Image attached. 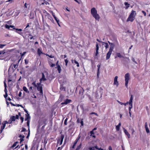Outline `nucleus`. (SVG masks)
Masks as SVG:
<instances>
[{
	"label": "nucleus",
	"instance_id": "1",
	"mask_svg": "<svg viewBox=\"0 0 150 150\" xmlns=\"http://www.w3.org/2000/svg\"><path fill=\"white\" fill-rule=\"evenodd\" d=\"M91 13L93 17L96 20L99 21L100 16L97 13V11L95 8H93L91 9Z\"/></svg>",
	"mask_w": 150,
	"mask_h": 150
},
{
	"label": "nucleus",
	"instance_id": "2",
	"mask_svg": "<svg viewBox=\"0 0 150 150\" xmlns=\"http://www.w3.org/2000/svg\"><path fill=\"white\" fill-rule=\"evenodd\" d=\"M136 12L135 11H132L130 14L127 18V21L132 22L134 20L136 16Z\"/></svg>",
	"mask_w": 150,
	"mask_h": 150
},
{
	"label": "nucleus",
	"instance_id": "3",
	"mask_svg": "<svg viewBox=\"0 0 150 150\" xmlns=\"http://www.w3.org/2000/svg\"><path fill=\"white\" fill-rule=\"evenodd\" d=\"M130 75L129 73H127L126 74L125 76V86L126 87H127L128 81L130 80Z\"/></svg>",
	"mask_w": 150,
	"mask_h": 150
},
{
	"label": "nucleus",
	"instance_id": "4",
	"mask_svg": "<svg viewBox=\"0 0 150 150\" xmlns=\"http://www.w3.org/2000/svg\"><path fill=\"white\" fill-rule=\"evenodd\" d=\"M42 76L41 78L40 79V83L42 82L43 81H45L47 80L46 78L48 77V74L47 72H45L44 73H42Z\"/></svg>",
	"mask_w": 150,
	"mask_h": 150
},
{
	"label": "nucleus",
	"instance_id": "5",
	"mask_svg": "<svg viewBox=\"0 0 150 150\" xmlns=\"http://www.w3.org/2000/svg\"><path fill=\"white\" fill-rule=\"evenodd\" d=\"M40 82V83H37V85L36 87L37 88V90L40 91V93L41 94H43L42 87L41 85Z\"/></svg>",
	"mask_w": 150,
	"mask_h": 150
},
{
	"label": "nucleus",
	"instance_id": "6",
	"mask_svg": "<svg viewBox=\"0 0 150 150\" xmlns=\"http://www.w3.org/2000/svg\"><path fill=\"white\" fill-rule=\"evenodd\" d=\"M40 1L41 2V4H41L49 5L50 4V1L49 0H40Z\"/></svg>",
	"mask_w": 150,
	"mask_h": 150
},
{
	"label": "nucleus",
	"instance_id": "7",
	"mask_svg": "<svg viewBox=\"0 0 150 150\" xmlns=\"http://www.w3.org/2000/svg\"><path fill=\"white\" fill-rule=\"evenodd\" d=\"M132 100L133 97L132 96V95L128 102V103L129 105H130V106L129 108V111L132 108Z\"/></svg>",
	"mask_w": 150,
	"mask_h": 150
},
{
	"label": "nucleus",
	"instance_id": "8",
	"mask_svg": "<svg viewBox=\"0 0 150 150\" xmlns=\"http://www.w3.org/2000/svg\"><path fill=\"white\" fill-rule=\"evenodd\" d=\"M64 138V136L63 135H62L60 138L57 141V145L60 146L62 144Z\"/></svg>",
	"mask_w": 150,
	"mask_h": 150
},
{
	"label": "nucleus",
	"instance_id": "9",
	"mask_svg": "<svg viewBox=\"0 0 150 150\" xmlns=\"http://www.w3.org/2000/svg\"><path fill=\"white\" fill-rule=\"evenodd\" d=\"M6 124H7V121H5L3 122L1 127L0 133H1L2 132L3 130L4 129L6 126Z\"/></svg>",
	"mask_w": 150,
	"mask_h": 150
},
{
	"label": "nucleus",
	"instance_id": "10",
	"mask_svg": "<svg viewBox=\"0 0 150 150\" xmlns=\"http://www.w3.org/2000/svg\"><path fill=\"white\" fill-rule=\"evenodd\" d=\"M112 51L113 50H112V49H109V51L107 54L106 58V59L107 60L110 58Z\"/></svg>",
	"mask_w": 150,
	"mask_h": 150
},
{
	"label": "nucleus",
	"instance_id": "11",
	"mask_svg": "<svg viewBox=\"0 0 150 150\" xmlns=\"http://www.w3.org/2000/svg\"><path fill=\"white\" fill-rule=\"evenodd\" d=\"M118 76H115L114 79V82L113 84L116 85V86H117L119 85L118 82L117 81Z\"/></svg>",
	"mask_w": 150,
	"mask_h": 150
},
{
	"label": "nucleus",
	"instance_id": "12",
	"mask_svg": "<svg viewBox=\"0 0 150 150\" xmlns=\"http://www.w3.org/2000/svg\"><path fill=\"white\" fill-rule=\"evenodd\" d=\"M71 101V100L70 99H66L64 101V102H62L61 103L62 105H67Z\"/></svg>",
	"mask_w": 150,
	"mask_h": 150
},
{
	"label": "nucleus",
	"instance_id": "13",
	"mask_svg": "<svg viewBox=\"0 0 150 150\" xmlns=\"http://www.w3.org/2000/svg\"><path fill=\"white\" fill-rule=\"evenodd\" d=\"M18 143L19 142H15L11 146V148H12L13 149L15 147H16L15 148V149H16V148L18 147V146H19Z\"/></svg>",
	"mask_w": 150,
	"mask_h": 150
},
{
	"label": "nucleus",
	"instance_id": "14",
	"mask_svg": "<svg viewBox=\"0 0 150 150\" xmlns=\"http://www.w3.org/2000/svg\"><path fill=\"white\" fill-rule=\"evenodd\" d=\"M123 130L125 134L129 138L130 137V134L127 132V130L125 128H123Z\"/></svg>",
	"mask_w": 150,
	"mask_h": 150
},
{
	"label": "nucleus",
	"instance_id": "15",
	"mask_svg": "<svg viewBox=\"0 0 150 150\" xmlns=\"http://www.w3.org/2000/svg\"><path fill=\"white\" fill-rule=\"evenodd\" d=\"M47 17V18L50 19L52 22H54V20L53 18L48 13H47V15H45Z\"/></svg>",
	"mask_w": 150,
	"mask_h": 150
},
{
	"label": "nucleus",
	"instance_id": "16",
	"mask_svg": "<svg viewBox=\"0 0 150 150\" xmlns=\"http://www.w3.org/2000/svg\"><path fill=\"white\" fill-rule=\"evenodd\" d=\"M96 56L98 54V50H99V46L97 42L96 45Z\"/></svg>",
	"mask_w": 150,
	"mask_h": 150
},
{
	"label": "nucleus",
	"instance_id": "17",
	"mask_svg": "<svg viewBox=\"0 0 150 150\" xmlns=\"http://www.w3.org/2000/svg\"><path fill=\"white\" fill-rule=\"evenodd\" d=\"M108 43H109L110 45V47L109 49H111L112 50H113L114 47V45L113 43L110 42L109 41H108Z\"/></svg>",
	"mask_w": 150,
	"mask_h": 150
},
{
	"label": "nucleus",
	"instance_id": "18",
	"mask_svg": "<svg viewBox=\"0 0 150 150\" xmlns=\"http://www.w3.org/2000/svg\"><path fill=\"white\" fill-rule=\"evenodd\" d=\"M80 137H80V135H79L78 136V137L76 139V140H75V142L74 143V145L73 146V148H74V146H75V145L76 144L77 142L78 141L79 139L80 138Z\"/></svg>",
	"mask_w": 150,
	"mask_h": 150
},
{
	"label": "nucleus",
	"instance_id": "19",
	"mask_svg": "<svg viewBox=\"0 0 150 150\" xmlns=\"http://www.w3.org/2000/svg\"><path fill=\"white\" fill-rule=\"evenodd\" d=\"M80 137H80V135H79L78 136V137L76 139V140H75V142L74 143V145L73 146V148H74V146H75V145L76 144L77 142L78 141L79 139L80 138Z\"/></svg>",
	"mask_w": 150,
	"mask_h": 150
},
{
	"label": "nucleus",
	"instance_id": "20",
	"mask_svg": "<svg viewBox=\"0 0 150 150\" xmlns=\"http://www.w3.org/2000/svg\"><path fill=\"white\" fill-rule=\"evenodd\" d=\"M80 137H80V135H79L78 136V137L76 139V140H75V142L74 143V145L73 146V148H74V146H75V145L76 144L77 142L78 141L79 139L80 138Z\"/></svg>",
	"mask_w": 150,
	"mask_h": 150
},
{
	"label": "nucleus",
	"instance_id": "21",
	"mask_svg": "<svg viewBox=\"0 0 150 150\" xmlns=\"http://www.w3.org/2000/svg\"><path fill=\"white\" fill-rule=\"evenodd\" d=\"M80 137H80V135H79L78 136V137L76 139V140H75V142L74 143V145L73 146V148H74V146H75V145L76 144L77 142L78 141L79 139L80 138Z\"/></svg>",
	"mask_w": 150,
	"mask_h": 150
},
{
	"label": "nucleus",
	"instance_id": "22",
	"mask_svg": "<svg viewBox=\"0 0 150 150\" xmlns=\"http://www.w3.org/2000/svg\"><path fill=\"white\" fill-rule=\"evenodd\" d=\"M117 57L120 58H122L123 57L121 54L120 53H117L116 54V55L115 57V58H116Z\"/></svg>",
	"mask_w": 150,
	"mask_h": 150
},
{
	"label": "nucleus",
	"instance_id": "23",
	"mask_svg": "<svg viewBox=\"0 0 150 150\" xmlns=\"http://www.w3.org/2000/svg\"><path fill=\"white\" fill-rule=\"evenodd\" d=\"M38 54L40 56L41 54H43L42 51V49L41 48H39L38 50Z\"/></svg>",
	"mask_w": 150,
	"mask_h": 150
},
{
	"label": "nucleus",
	"instance_id": "24",
	"mask_svg": "<svg viewBox=\"0 0 150 150\" xmlns=\"http://www.w3.org/2000/svg\"><path fill=\"white\" fill-rule=\"evenodd\" d=\"M101 42L103 43V45H104L106 49H107L109 45L107 43L102 42Z\"/></svg>",
	"mask_w": 150,
	"mask_h": 150
},
{
	"label": "nucleus",
	"instance_id": "25",
	"mask_svg": "<svg viewBox=\"0 0 150 150\" xmlns=\"http://www.w3.org/2000/svg\"><path fill=\"white\" fill-rule=\"evenodd\" d=\"M7 91L6 88H5L4 92H5V94L4 95V98H6V99H7L6 97H7V96H8Z\"/></svg>",
	"mask_w": 150,
	"mask_h": 150
},
{
	"label": "nucleus",
	"instance_id": "26",
	"mask_svg": "<svg viewBox=\"0 0 150 150\" xmlns=\"http://www.w3.org/2000/svg\"><path fill=\"white\" fill-rule=\"evenodd\" d=\"M14 26L13 25H5L6 28L8 29H9L10 28H14Z\"/></svg>",
	"mask_w": 150,
	"mask_h": 150
},
{
	"label": "nucleus",
	"instance_id": "27",
	"mask_svg": "<svg viewBox=\"0 0 150 150\" xmlns=\"http://www.w3.org/2000/svg\"><path fill=\"white\" fill-rule=\"evenodd\" d=\"M23 90L26 93H29V91H28L27 88L25 86H23Z\"/></svg>",
	"mask_w": 150,
	"mask_h": 150
},
{
	"label": "nucleus",
	"instance_id": "28",
	"mask_svg": "<svg viewBox=\"0 0 150 150\" xmlns=\"http://www.w3.org/2000/svg\"><path fill=\"white\" fill-rule=\"evenodd\" d=\"M124 4L126 6L125 7V9H127L129 7L130 4L127 2H125Z\"/></svg>",
	"mask_w": 150,
	"mask_h": 150
},
{
	"label": "nucleus",
	"instance_id": "29",
	"mask_svg": "<svg viewBox=\"0 0 150 150\" xmlns=\"http://www.w3.org/2000/svg\"><path fill=\"white\" fill-rule=\"evenodd\" d=\"M121 126V123H119L118 125L117 126H116L115 127L117 131H118L120 129V127Z\"/></svg>",
	"mask_w": 150,
	"mask_h": 150
},
{
	"label": "nucleus",
	"instance_id": "30",
	"mask_svg": "<svg viewBox=\"0 0 150 150\" xmlns=\"http://www.w3.org/2000/svg\"><path fill=\"white\" fill-rule=\"evenodd\" d=\"M30 119V116L28 114H26V118L25 119V121L29 120V119Z\"/></svg>",
	"mask_w": 150,
	"mask_h": 150
},
{
	"label": "nucleus",
	"instance_id": "31",
	"mask_svg": "<svg viewBox=\"0 0 150 150\" xmlns=\"http://www.w3.org/2000/svg\"><path fill=\"white\" fill-rule=\"evenodd\" d=\"M84 90L83 89V88H81L80 89L79 91V94L80 95H82L83 94V92L84 91Z\"/></svg>",
	"mask_w": 150,
	"mask_h": 150
},
{
	"label": "nucleus",
	"instance_id": "32",
	"mask_svg": "<svg viewBox=\"0 0 150 150\" xmlns=\"http://www.w3.org/2000/svg\"><path fill=\"white\" fill-rule=\"evenodd\" d=\"M56 68H57V70L59 71V73H60L61 71V68L59 65H58Z\"/></svg>",
	"mask_w": 150,
	"mask_h": 150
},
{
	"label": "nucleus",
	"instance_id": "33",
	"mask_svg": "<svg viewBox=\"0 0 150 150\" xmlns=\"http://www.w3.org/2000/svg\"><path fill=\"white\" fill-rule=\"evenodd\" d=\"M49 64L51 67H53L55 66V64H52L51 62H49Z\"/></svg>",
	"mask_w": 150,
	"mask_h": 150
},
{
	"label": "nucleus",
	"instance_id": "34",
	"mask_svg": "<svg viewBox=\"0 0 150 150\" xmlns=\"http://www.w3.org/2000/svg\"><path fill=\"white\" fill-rule=\"evenodd\" d=\"M10 119L12 121H15V120H16V118H15V116H12L10 118Z\"/></svg>",
	"mask_w": 150,
	"mask_h": 150
},
{
	"label": "nucleus",
	"instance_id": "35",
	"mask_svg": "<svg viewBox=\"0 0 150 150\" xmlns=\"http://www.w3.org/2000/svg\"><path fill=\"white\" fill-rule=\"evenodd\" d=\"M74 63L76 64V66L77 67H79V63L76 60H74Z\"/></svg>",
	"mask_w": 150,
	"mask_h": 150
},
{
	"label": "nucleus",
	"instance_id": "36",
	"mask_svg": "<svg viewBox=\"0 0 150 150\" xmlns=\"http://www.w3.org/2000/svg\"><path fill=\"white\" fill-rule=\"evenodd\" d=\"M24 7L25 8H29V6L28 4L25 3L24 4Z\"/></svg>",
	"mask_w": 150,
	"mask_h": 150
},
{
	"label": "nucleus",
	"instance_id": "37",
	"mask_svg": "<svg viewBox=\"0 0 150 150\" xmlns=\"http://www.w3.org/2000/svg\"><path fill=\"white\" fill-rule=\"evenodd\" d=\"M146 131L147 133H148L149 132V131L148 127H145Z\"/></svg>",
	"mask_w": 150,
	"mask_h": 150
},
{
	"label": "nucleus",
	"instance_id": "38",
	"mask_svg": "<svg viewBox=\"0 0 150 150\" xmlns=\"http://www.w3.org/2000/svg\"><path fill=\"white\" fill-rule=\"evenodd\" d=\"M65 65L66 66H67V65L68 63V61L67 59H66L65 60Z\"/></svg>",
	"mask_w": 150,
	"mask_h": 150
},
{
	"label": "nucleus",
	"instance_id": "39",
	"mask_svg": "<svg viewBox=\"0 0 150 150\" xmlns=\"http://www.w3.org/2000/svg\"><path fill=\"white\" fill-rule=\"evenodd\" d=\"M5 53V52L4 51H0V54H4Z\"/></svg>",
	"mask_w": 150,
	"mask_h": 150
},
{
	"label": "nucleus",
	"instance_id": "40",
	"mask_svg": "<svg viewBox=\"0 0 150 150\" xmlns=\"http://www.w3.org/2000/svg\"><path fill=\"white\" fill-rule=\"evenodd\" d=\"M54 18L55 19V20H56V21L57 23H58V22H59V19L58 18H57L56 17H55Z\"/></svg>",
	"mask_w": 150,
	"mask_h": 150
},
{
	"label": "nucleus",
	"instance_id": "41",
	"mask_svg": "<svg viewBox=\"0 0 150 150\" xmlns=\"http://www.w3.org/2000/svg\"><path fill=\"white\" fill-rule=\"evenodd\" d=\"M32 84L35 87H36V86L37 85V84H36L35 82H33L32 83Z\"/></svg>",
	"mask_w": 150,
	"mask_h": 150
},
{
	"label": "nucleus",
	"instance_id": "42",
	"mask_svg": "<svg viewBox=\"0 0 150 150\" xmlns=\"http://www.w3.org/2000/svg\"><path fill=\"white\" fill-rule=\"evenodd\" d=\"M27 121V125L28 126V129L29 130V120H28V121Z\"/></svg>",
	"mask_w": 150,
	"mask_h": 150
},
{
	"label": "nucleus",
	"instance_id": "43",
	"mask_svg": "<svg viewBox=\"0 0 150 150\" xmlns=\"http://www.w3.org/2000/svg\"><path fill=\"white\" fill-rule=\"evenodd\" d=\"M26 53V52H24L23 53H20V54L21 55V57H22L24 55H25Z\"/></svg>",
	"mask_w": 150,
	"mask_h": 150
},
{
	"label": "nucleus",
	"instance_id": "44",
	"mask_svg": "<svg viewBox=\"0 0 150 150\" xmlns=\"http://www.w3.org/2000/svg\"><path fill=\"white\" fill-rule=\"evenodd\" d=\"M67 118H66L64 120V124H65V125H67Z\"/></svg>",
	"mask_w": 150,
	"mask_h": 150
},
{
	"label": "nucleus",
	"instance_id": "45",
	"mask_svg": "<svg viewBox=\"0 0 150 150\" xmlns=\"http://www.w3.org/2000/svg\"><path fill=\"white\" fill-rule=\"evenodd\" d=\"M6 45H5L0 44V48H2Z\"/></svg>",
	"mask_w": 150,
	"mask_h": 150
},
{
	"label": "nucleus",
	"instance_id": "46",
	"mask_svg": "<svg viewBox=\"0 0 150 150\" xmlns=\"http://www.w3.org/2000/svg\"><path fill=\"white\" fill-rule=\"evenodd\" d=\"M81 143L79 146L78 147L76 150H78V149H79L81 146Z\"/></svg>",
	"mask_w": 150,
	"mask_h": 150
},
{
	"label": "nucleus",
	"instance_id": "47",
	"mask_svg": "<svg viewBox=\"0 0 150 150\" xmlns=\"http://www.w3.org/2000/svg\"><path fill=\"white\" fill-rule=\"evenodd\" d=\"M25 63L26 64H27L28 63V59H25Z\"/></svg>",
	"mask_w": 150,
	"mask_h": 150
},
{
	"label": "nucleus",
	"instance_id": "48",
	"mask_svg": "<svg viewBox=\"0 0 150 150\" xmlns=\"http://www.w3.org/2000/svg\"><path fill=\"white\" fill-rule=\"evenodd\" d=\"M90 114L91 115L95 114L96 115V116H98V114H97V113H96L93 112L91 113H90Z\"/></svg>",
	"mask_w": 150,
	"mask_h": 150
},
{
	"label": "nucleus",
	"instance_id": "49",
	"mask_svg": "<svg viewBox=\"0 0 150 150\" xmlns=\"http://www.w3.org/2000/svg\"><path fill=\"white\" fill-rule=\"evenodd\" d=\"M142 13L144 14V16H146V12L144 11H142Z\"/></svg>",
	"mask_w": 150,
	"mask_h": 150
},
{
	"label": "nucleus",
	"instance_id": "50",
	"mask_svg": "<svg viewBox=\"0 0 150 150\" xmlns=\"http://www.w3.org/2000/svg\"><path fill=\"white\" fill-rule=\"evenodd\" d=\"M20 119L21 120V123H22L23 121L24 118L22 117H20Z\"/></svg>",
	"mask_w": 150,
	"mask_h": 150
},
{
	"label": "nucleus",
	"instance_id": "51",
	"mask_svg": "<svg viewBox=\"0 0 150 150\" xmlns=\"http://www.w3.org/2000/svg\"><path fill=\"white\" fill-rule=\"evenodd\" d=\"M13 0H8L6 1V2H10V3H11L13 1Z\"/></svg>",
	"mask_w": 150,
	"mask_h": 150
},
{
	"label": "nucleus",
	"instance_id": "52",
	"mask_svg": "<svg viewBox=\"0 0 150 150\" xmlns=\"http://www.w3.org/2000/svg\"><path fill=\"white\" fill-rule=\"evenodd\" d=\"M51 12L52 15L53 16L54 18L55 17H56L55 14H54V13H53L52 11H51Z\"/></svg>",
	"mask_w": 150,
	"mask_h": 150
},
{
	"label": "nucleus",
	"instance_id": "53",
	"mask_svg": "<svg viewBox=\"0 0 150 150\" xmlns=\"http://www.w3.org/2000/svg\"><path fill=\"white\" fill-rule=\"evenodd\" d=\"M46 55L50 57L51 58H53L54 57L53 56H52V55H48L47 54Z\"/></svg>",
	"mask_w": 150,
	"mask_h": 150
},
{
	"label": "nucleus",
	"instance_id": "54",
	"mask_svg": "<svg viewBox=\"0 0 150 150\" xmlns=\"http://www.w3.org/2000/svg\"><path fill=\"white\" fill-rule=\"evenodd\" d=\"M90 133L91 134V136H92L93 134H94L93 130L91 131L90 132Z\"/></svg>",
	"mask_w": 150,
	"mask_h": 150
},
{
	"label": "nucleus",
	"instance_id": "55",
	"mask_svg": "<svg viewBox=\"0 0 150 150\" xmlns=\"http://www.w3.org/2000/svg\"><path fill=\"white\" fill-rule=\"evenodd\" d=\"M120 104V105H124V103H122L119 101H117Z\"/></svg>",
	"mask_w": 150,
	"mask_h": 150
},
{
	"label": "nucleus",
	"instance_id": "56",
	"mask_svg": "<svg viewBox=\"0 0 150 150\" xmlns=\"http://www.w3.org/2000/svg\"><path fill=\"white\" fill-rule=\"evenodd\" d=\"M15 117L16 119H18L19 118V116L18 115H16Z\"/></svg>",
	"mask_w": 150,
	"mask_h": 150
},
{
	"label": "nucleus",
	"instance_id": "57",
	"mask_svg": "<svg viewBox=\"0 0 150 150\" xmlns=\"http://www.w3.org/2000/svg\"><path fill=\"white\" fill-rule=\"evenodd\" d=\"M12 120H9L8 122L7 121V124L8 123H9V124H10V123H11V122H12Z\"/></svg>",
	"mask_w": 150,
	"mask_h": 150
},
{
	"label": "nucleus",
	"instance_id": "58",
	"mask_svg": "<svg viewBox=\"0 0 150 150\" xmlns=\"http://www.w3.org/2000/svg\"><path fill=\"white\" fill-rule=\"evenodd\" d=\"M109 150H112V148L111 146H110L108 147Z\"/></svg>",
	"mask_w": 150,
	"mask_h": 150
},
{
	"label": "nucleus",
	"instance_id": "59",
	"mask_svg": "<svg viewBox=\"0 0 150 150\" xmlns=\"http://www.w3.org/2000/svg\"><path fill=\"white\" fill-rule=\"evenodd\" d=\"M32 98H36V96L34 94L32 96Z\"/></svg>",
	"mask_w": 150,
	"mask_h": 150
},
{
	"label": "nucleus",
	"instance_id": "60",
	"mask_svg": "<svg viewBox=\"0 0 150 150\" xmlns=\"http://www.w3.org/2000/svg\"><path fill=\"white\" fill-rule=\"evenodd\" d=\"M131 130L132 131V134H133L134 132V129L132 128L131 129Z\"/></svg>",
	"mask_w": 150,
	"mask_h": 150
},
{
	"label": "nucleus",
	"instance_id": "61",
	"mask_svg": "<svg viewBox=\"0 0 150 150\" xmlns=\"http://www.w3.org/2000/svg\"><path fill=\"white\" fill-rule=\"evenodd\" d=\"M26 130V129L25 128H23L21 130L22 132H24Z\"/></svg>",
	"mask_w": 150,
	"mask_h": 150
},
{
	"label": "nucleus",
	"instance_id": "62",
	"mask_svg": "<svg viewBox=\"0 0 150 150\" xmlns=\"http://www.w3.org/2000/svg\"><path fill=\"white\" fill-rule=\"evenodd\" d=\"M6 98H7V100H8L10 101L11 100V99L9 97L8 98V97H6ZM6 100H7V99Z\"/></svg>",
	"mask_w": 150,
	"mask_h": 150
},
{
	"label": "nucleus",
	"instance_id": "63",
	"mask_svg": "<svg viewBox=\"0 0 150 150\" xmlns=\"http://www.w3.org/2000/svg\"><path fill=\"white\" fill-rule=\"evenodd\" d=\"M17 65L16 64H13V67L14 68H16L17 67Z\"/></svg>",
	"mask_w": 150,
	"mask_h": 150
},
{
	"label": "nucleus",
	"instance_id": "64",
	"mask_svg": "<svg viewBox=\"0 0 150 150\" xmlns=\"http://www.w3.org/2000/svg\"><path fill=\"white\" fill-rule=\"evenodd\" d=\"M62 147H59L57 149V150H61L62 149Z\"/></svg>",
	"mask_w": 150,
	"mask_h": 150
}]
</instances>
